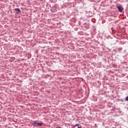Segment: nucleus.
<instances>
[{"mask_svg":"<svg viewBox=\"0 0 128 128\" xmlns=\"http://www.w3.org/2000/svg\"><path fill=\"white\" fill-rule=\"evenodd\" d=\"M80 126V124H76L73 126V128H76V126Z\"/></svg>","mask_w":128,"mask_h":128,"instance_id":"nucleus-4","label":"nucleus"},{"mask_svg":"<svg viewBox=\"0 0 128 128\" xmlns=\"http://www.w3.org/2000/svg\"><path fill=\"white\" fill-rule=\"evenodd\" d=\"M14 10H15V12H17V14H20V12H20V10L18 8H15Z\"/></svg>","mask_w":128,"mask_h":128,"instance_id":"nucleus-3","label":"nucleus"},{"mask_svg":"<svg viewBox=\"0 0 128 128\" xmlns=\"http://www.w3.org/2000/svg\"><path fill=\"white\" fill-rule=\"evenodd\" d=\"M78 128H82L80 126H78Z\"/></svg>","mask_w":128,"mask_h":128,"instance_id":"nucleus-8","label":"nucleus"},{"mask_svg":"<svg viewBox=\"0 0 128 128\" xmlns=\"http://www.w3.org/2000/svg\"><path fill=\"white\" fill-rule=\"evenodd\" d=\"M56 128H60V126L56 127Z\"/></svg>","mask_w":128,"mask_h":128,"instance_id":"nucleus-7","label":"nucleus"},{"mask_svg":"<svg viewBox=\"0 0 128 128\" xmlns=\"http://www.w3.org/2000/svg\"><path fill=\"white\" fill-rule=\"evenodd\" d=\"M34 124L38 126H42V124L40 122H34Z\"/></svg>","mask_w":128,"mask_h":128,"instance_id":"nucleus-1","label":"nucleus"},{"mask_svg":"<svg viewBox=\"0 0 128 128\" xmlns=\"http://www.w3.org/2000/svg\"><path fill=\"white\" fill-rule=\"evenodd\" d=\"M125 100H126V102H128V96L126 97Z\"/></svg>","mask_w":128,"mask_h":128,"instance_id":"nucleus-6","label":"nucleus"},{"mask_svg":"<svg viewBox=\"0 0 128 128\" xmlns=\"http://www.w3.org/2000/svg\"><path fill=\"white\" fill-rule=\"evenodd\" d=\"M122 50V48L120 47L118 48V50Z\"/></svg>","mask_w":128,"mask_h":128,"instance_id":"nucleus-5","label":"nucleus"},{"mask_svg":"<svg viewBox=\"0 0 128 128\" xmlns=\"http://www.w3.org/2000/svg\"><path fill=\"white\" fill-rule=\"evenodd\" d=\"M118 12H122V10H124V8H122L121 6H118Z\"/></svg>","mask_w":128,"mask_h":128,"instance_id":"nucleus-2","label":"nucleus"}]
</instances>
